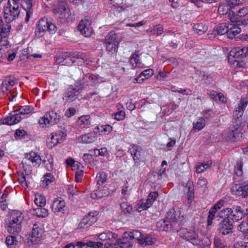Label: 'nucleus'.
I'll use <instances>...</instances> for the list:
<instances>
[{"instance_id":"nucleus-24","label":"nucleus","mask_w":248,"mask_h":248,"mask_svg":"<svg viewBox=\"0 0 248 248\" xmlns=\"http://www.w3.org/2000/svg\"><path fill=\"white\" fill-rule=\"evenodd\" d=\"M16 110L10 113L9 116L6 118L1 119L2 124L8 125H13L19 123L22 119L19 114L16 113Z\"/></svg>"},{"instance_id":"nucleus-44","label":"nucleus","mask_w":248,"mask_h":248,"mask_svg":"<svg viewBox=\"0 0 248 248\" xmlns=\"http://www.w3.org/2000/svg\"><path fill=\"white\" fill-rule=\"evenodd\" d=\"M193 130L196 131H199L202 129L205 125V120L202 118H200L197 122L194 123L193 124Z\"/></svg>"},{"instance_id":"nucleus-60","label":"nucleus","mask_w":248,"mask_h":248,"mask_svg":"<svg viewBox=\"0 0 248 248\" xmlns=\"http://www.w3.org/2000/svg\"><path fill=\"white\" fill-rule=\"evenodd\" d=\"M217 213L211 210H209L208 218H207V225L208 226L211 225L213 223V220L215 218V216Z\"/></svg>"},{"instance_id":"nucleus-36","label":"nucleus","mask_w":248,"mask_h":248,"mask_svg":"<svg viewBox=\"0 0 248 248\" xmlns=\"http://www.w3.org/2000/svg\"><path fill=\"white\" fill-rule=\"evenodd\" d=\"M34 203L38 207H44L46 204L45 197L41 193L35 194Z\"/></svg>"},{"instance_id":"nucleus-2","label":"nucleus","mask_w":248,"mask_h":248,"mask_svg":"<svg viewBox=\"0 0 248 248\" xmlns=\"http://www.w3.org/2000/svg\"><path fill=\"white\" fill-rule=\"evenodd\" d=\"M246 216L245 210L240 206L233 205L231 208L221 210L217 214L219 218H228L234 222H238Z\"/></svg>"},{"instance_id":"nucleus-27","label":"nucleus","mask_w":248,"mask_h":248,"mask_svg":"<svg viewBox=\"0 0 248 248\" xmlns=\"http://www.w3.org/2000/svg\"><path fill=\"white\" fill-rule=\"evenodd\" d=\"M230 55L235 58H244L248 56V47H237L230 52Z\"/></svg>"},{"instance_id":"nucleus-45","label":"nucleus","mask_w":248,"mask_h":248,"mask_svg":"<svg viewBox=\"0 0 248 248\" xmlns=\"http://www.w3.org/2000/svg\"><path fill=\"white\" fill-rule=\"evenodd\" d=\"M237 227L240 232H246L248 231V217H245Z\"/></svg>"},{"instance_id":"nucleus-29","label":"nucleus","mask_w":248,"mask_h":248,"mask_svg":"<svg viewBox=\"0 0 248 248\" xmlns=\"http://www.w3.org/2000/svg\"><path fill=\"white\" fill-rule=\"evenodd\" d=\"M233 228L231 220L228 218H224L220 227V232L223 235L229 234Z\"/></svg>"},{"instance_id":"nucleus-35","label":"nucleus","mask_w":248,"mask_h":248,"mask_svg":"<svg viewBox=\"0 0 248 248\" xmlns=\"http://www.w3.org/2000/svg\"><path fill=\"white\" fill-rule=\"evenodd\" d=\"M95 132H99L100 135H107L110 133L112 130V127L109 124L102 125L100 127H96L94 128Z\"/></svg>"},{"instance_id":"nucleus-7","label":"nucleus","mask_w":248,"mask_h":248,"mask_svg":"<svg viewBox=\"0 0 248 248\" xmlns=\"http://www.w3.org/2000/svg\"><path fill=\"white\" fill-rule=\"evenodd\" d=\"M53 12L59 16L62 22H69L72 19V12L65 3H60L54 8Z\"/></svg>"},{"instance_id":"nucleus-33","label":"nucleus","mask_w":248,"mask_h":248,"mask_svg":"<svg viewBox=\"0 0 248 248\" xmlns=\"http://www.w3.org/2000/svg\"><path fill=\"white\" fill-rule=\"evenodd\" d=\"M78 125L82 128H88L91 124V118L90 115H83L80 117L78 121Z\"/></svg>"},{"instance_id":"nucleus-42","label":"nucleus","mask_w":248,"mask_h":248,"mask_svg":"<svg viewBox=\"0 0 248 248\" xmlns=\"http://www.w3.org/2000/svg\"><path fill=\"white\" fill-rule=\"evenodd\" d=\"M130 62L133 69L140 67V62L139 55L137 53L133 54L131 57Z\"/></svg>"},{"instance_id":"nucleus-34","label":"nucleus","mask_w":248,"mask_h":248,"mask_svg":"<svg viewBox=\"0 0 248 248\" xmlns=\"http://www.w3.org/2000/svg\"><path fill=\"white\" fill-rule=\"evenodd\" d=\"M231 27L229 26L227 35L228 38L232 39L240 33L241 30L235 24L231 25Z\"/></svg>"},{"instance_id":"nucleus-18","label":"nucleus","mask_w":248,"mask_h":248,"mask_svg":"<svg viewBox=\"0 0 248 248\" xmlns=\"http://www.w3.org/2000/svg\"><path fill=\"white\" fill-rule=\"evenodd\" d=\"M44 232V228L40 223H35L32 228V244H37Z\"/></svg>"},{"instance_id":"nucleus-11","label":"nucleus","mask_w":248,"mask_h":248,"mask_svg":"<svg viewBox=\"0 0 248 248\" xmlns=\"http://www.w3.org/2000/svg\"><path fill=\"white\" fill-rule=\"evenodd\" d=\"M66 133L62 130H58L52 133L46 141V145L49 149H52L58 144L63 142L66 137Z\"/></svg>"},{"instance_id":"nucleus-28","label":"nucleus","mask_w":248,"mask_h":248,"mask_svg":"<svg viewBox=\"0 0 248 248\" xmlns=\"http://www.w3.org/2000/svg\"><path fill=\"white\" fill-rule=\"evenodd\" d=\"M96 133L95 131L81 135L78 138L80 143H89L94 141L96 140Z\"/></svg>"},{"instance_id":"nucleus-25","label":"nucleus","mask_w":248,"mask_h":248,"mask_svg":"<svg viewBox=\"0 0 248 248\" xmlns=\"http://www.w3.org/2000/svg\"><path fill=\"white\" fill-rule=\"evenodd\" d=\"M154 73L152 69H147L143 70L140 74L134 79L135 83H141L145 80L150 78Z\"/></svg>"},{"instance_id":"nucleus-1","label":"nucleus","mask_w":248,"mask_h":248,"mask_svg":"<svg viewBox=\"0 0 248 248\" xmlns=\"http://www.w3.org/2000/svg\"><path fill=\"white\" fill-rule=\"evenodd\" d=\"M184 217L181 212L172 209L167 213L166 217L163 220H160L156 223V227L160 231H170L172 229L177 230L179 235L195 245L202 246V238L198 235L195 231H188L186 228H181L178 230V227L184 220Z\"/></svg>"},{"instance_id":"nucleus-21","label":"nucleus","mask_w":248,"mask_h":248,"mask_svg":"<svg viewBox=\"0 0 248 248\" xmlns=\"http://www.w3.org/2000/svg\"><path fill=\"white\" fill-rule=\"evenodd\" d=\"M100 80V77L97 75H85L82 78V79L78 81L79 83H81L83 85H93L99 82Z\"/></svg>"},{"instance_id":"nucleus-55","label":"nucleus","mask_w":248,"mask_h":248,"mask_svg":"<svg viewBox=\"0 0 248 248\" xmlns=\"http://www.w3.org/2000/svg\"><path fill=\"white\" fill-rule=\"evenodd\" d=\"M16 111H18L19 115L29 114L31 112V107L30 106L21 107L18 110H16Z\"/></svg>"},{"instance_id":"nucleus-57","label":"nucleus","mask_w":248,"mask_h":248,"mask_svg":"<svg viewBox=\"0 0 248 248\" xmlns=\"http://www.w3.org/2000/svg\"><path fill=\"white\" fill-rule=\"evenodd\" d=\"M228 18L232 23H237L239 21V17L237 12L235 13L233 11H230L228 13Z\"/></svg>"},{"instance_id":"nucleus-19","label":"nucleus","mask_w":248,"mask_h":248,"mask_svg":"<svg viewBox=\"0 0 248 248\" xmlns=\"http://www.w3.org/2000/svg\"><path fill=\"white\" fill-rule=\"evenodd\" d=\"M248 105V99L246 96H242L240 103L235 108L233 112V117L235 119L241 118L244 113V110Z\"/></svg>"},{"instance_id":"nucleus-43","label":"nucleus","mask_w":248,"mask_h":248,"mask_svg":"<svg viewBox=\"0 0 248 248\" xmlns=\"http://www.w3.org/2000/svg\"><path fill=\"white\" fill-rule=\"evenodd\" d=\"M43 162L47 171H51L53 170L54 161L53 157L51 155H49L46 160H43Z\"/></svg>"},{"instance_id":"nucleus-50","label":"nucleus","mask_w":248,"mask_h":248,"mask_svg":"<svg viewBox=\"0 0 248 248\" xmlns=\"http://www.w3.org/2000/svg\"><path fill=\"white\" fill-rule=\"evenodd\" d=\"M22 168L25 171L24 174L28 176V179H30V175L31 174V169L30 165L27 163V160H23L22 162Z\"/></svg>"},{"instance_id":"nucleus-30","label":"nucleus","mask_w":248,"mask_h":248,"mask_svg":"<svg viewBox=\"0 0 248 248\" xmlns=\"http://www.w3.org/2000/svg\"><path fill=\"white\" fill-rule=\"evenodd\" d=\"M129 150L135 162L139 163L141 157V148L137 145L132 144Z\"/></svg>"},{"instance_id":"nucleus-26","label":"nucleus","mask_w":248,"mask_h":248,"mask_svg":"<svg viewBox=\"0 0 248 248\" xmlns=\"http://www.w3.org/2000/svg\"><path fill=\"white\" fill-rule=\"evenodd\" d=\"M23 218L24 217L21 212L18 210H12L6 216V220L12 222L21 223Z\"/></svg>"},{"instance_id":"nucleus-51","label":"nucleus","mask_w":248,"mask_h":248,"mask_svg":"<svg viewBox=\"0 0 248 248\" xmlns=\"http://www.w3.org/2000/svg\"><path fill=\"white\" fill-rule=\"evenodd\" d=\"M41 158L39 155L36 154L35 153L32 154V165L33 167L38 168L41 163Z\"/></svg>"},{"instance_id":"nucleus-38","label":"nucleus","mask_w":248,"mask_h":248,"mask_svg":"<svg viewBox=\"0 0 248 248\" xmlns=\"http://www.w3.org/2000/svg\"><path fill=\"white\" fill-rule=\"evenodd\" d=\"M38 217L44 218L48 215V211L47 209L43 207H39L33 209V213L32 214Z\"/></svg>"},{"instance_id":"nucleus-48","label":"nucleus","mask_w":248,"mask_h":248,"mask_svg":"<svg viewBox=\"0 0 248 248\" xmlns=\"http://www.w3.org/2000/svg\"><path fill=\"white\" fill-rule=\"evenodd\" d=\"M211 164L209 162L199 163L196 167V171L199 173L203 172L210 167Z\"/></svg>"},{"instance_id":"nucleus-61","label":"nucleus","mask_w":248,"mask_h":248,"mask_svg":"<svg viewBox=\"0 0 248 248\" xmlns=\"http://www.w3.org/2000/svg\"><path fill=\"white\" fill-rule=\"evenodd\" d=\"M26 136L27 133L24 130H16L15 133V137L16 140L25 138Z\"/></svg>"},{"instance_id":"nucleus-3","label":"nucleus","mask_w":248,"mask_h":248,"mask_svg":"<svg viewBox=\"0 0 248 248\" xmlns=\"http://www.w3.org/2000/svg\"><path fill=\"white\" fill-rule=\"evenodd\" d=\"M124 238H129L133 241L137 240V242L141 246H145L152 245L155 244L156 240L155 238L150 235H143L138 230H134L132 232H124Z\"/></svg>"},{"instance_id":"nucleus-4","label":"nucleus","mask_w":248,"mask_h":248,"mask_svg":"<svg viewBox=\"0 0 248 248\" xmlns=\"http://www.w3.org/2000/svg\"><path fill=\"white\" fill-rule=\"evenodd\" d=\"M61 116L54 111L46 112L44 116L39 120L40 125L43 127H49L58 124L61 120Z\"/></svg>"},{"instance_id":"nucleus-63","label":"nucleus","mask_w":248,"mask_h":248,"mask_svg":"<svg viewBox=\"0 0 248 248\" xmlns=\"http://www.w3.org/2000/svg\"><path fill=\"white\" fill-rule=\"evenodd\" d=\"M214 245L215 248H227L220 239L216 237L214 240Z\"/></svg>"},{"instance_id":"nucleus-62","label":"nucleus","mask_w":248,"mask_h":248,"mask_svg":"<svg viewBox=\"0 0 248 248\" xmlns=\"http://www.w3.org/2000/svg\"><path fill=\"white\" fill-rule=\"evenodd\" d=\"M234 248H248V242L239 241L234 244Z\"/></svg>"},{"instance_id":"nucleus-64","label":"nucleus","mask_w":248,"mask_h":248,"mask_svg":"<svg viewBox=\"0 0 248 248\" xmlns=\"http://www.w3.org/2000/svg\"><path fill=\"white\" fill-rule=\"evenodd\" d=\"M236 12L239 18L248 15V6L243 7Z\"/></svg>"},{"instance_id":"nucleus-52","label":"nucleus","mask_w":248,"mask_h":248,"mask_svg":"<svg viewBox=\"0 0 248 248\" xmlns=\"http://www.w3.org/2000/svg\"><path fill=\"white\" fill-rule=\"evenodd\" d=\"M106 195L105 192L102 189H98L94 190L92 194L91 197L93 199H100Z\"/></svg>"},{"instance_id":"nucleus-15","label":"nucleus","mask_w":248,"mask_h":248,"mask_svg":"<svg viewBox=\"0 0 248 248\" xmlns=\"http://www.w3.org/2000/svg\"><path fill=\"white\" fill-rule=\"evenodd\" d=\"M78 30L85 37H90L93 33L90 21L87 19L81 20L78 26Z\"/></svg>"},{"instance_id":"nucleus-23","label":"nucleus","mask_w":248,"mask_h":248,"mask_svg":"<svg viewBox=\"0 0 248 248\" xmlns=\"http://www.w3.org/2000/svg\"><path fill=\"white\" fill-rule=\"evenodd\" d=\"M124 233L122 238L117 239L111 248H130L132 247V240L124 238Z\"/></svg>"},{"instance_id":"nucleus-40","label":"nucleus","mask_w":248,"mask_h":248,"mask_svg":"<svg viewBox=\"0 0 248 248\" xmlns=\"http://www.w3.org/2000/svg\"><path fill=\"white\" fill-rule=\"evenodd\" d=\"M193 28L195 32L199 35L203 34L208 30V27L206 25L201 23L195 24Z\"/></svg>"},{"instance_id":"nucleus-8","label":"nucleus","mask_w":248,"mask_h":248,"mask_svg":"<svg viewBox=\"0 0 248 248\" xmlns=\"http://www.w3.org/2000/svg\"><path fill=\"white\" fill-rule=\"evenodd\" d=\"M8 6L4 7L3 16L8 22H11L18 18L20 10L18 4L8 3Z\"/></svg>"},{"instance_id":"nucleus-39","label":"nucleus","mask_w":248,"mask_h":248,"mask_svg":"<svg viewBox=\"0 0 248 248\" xmlns=\"http://www.w3.org/2000/svg\"><path fill=\"white\" fill-rule=\"evenodd\" d=\"M147 32L151 33L152 35L159 36L164 32L163 27L161 24H158L153 28H150L147 31Z\"/></svg>"},{"instance_id":"nucleus-58","label":"nucleus","mask_w":248,"mask_h":248,"mask_svg":"<svg viewBox=\"0 0 248 248\" xmlns=\"http://www.w3.org/2000/svg\"><path fill=\"white\" fill-rule=\"evenodd\" d=\"M242 166L243 164L242 161L241 160H238L234 169L235 172L238 176H241L243 174Z\"/></svg>"},{"instance_id":"nucleus-31","label":"nucleus","mask_w":248,"mask_h":248,"mask_svg":"<svg viewBox=\"0 0 248 248\" xmlns=\"http://www.w3.org/2000/svg\"><path fill=\"white\" fill-rule=\"evenodd\" d=\"M208 94L211 99L217 103H225L226 102L227 100L226 97L224 94L221 93L211 91L208 93Z\"/></svg>"},{"instance_id":"nucleus-47","label":"nucleus","mask_w":248,"mask_h":248,"mask_svg":"<svg viewBox=\"0 0 248 248\" xmlns=\"http://www.w3.org/2000/svg\"><path fill=\"white\" fill-rule=\"evenodd\" d=\"M2 23L3 21L1 17V21H0V37H6V35L10 32V26L7 25L6 27H3Z\"/></svg>"},{"instance_id":"nucleus-41","label":"nucleus","mask_w":248,"mask_h":248,"mask_svg":"<svg viewBox=\"0 0 248 248\" xmlns=\"http://www.w3.org/2000/svg\"><path fill=\"white\" fill-rule=\"evenodd\" d=\"M55 180L54 176L50 173H47L42 178V186L45 187Z\"/></svg>"},{"instance_id":"nucleus-6","label":"nucleus","mask_w":248,"mask_h":248,"mask_svg":"<svg viewBox=\"0 0 248 248\" xmlns=\"http://www.w3.org/2000/svg\"><path fill=\"white\" fill-rule=\"evenodd\" d=\"M56 26L54 24L45 17L38 22L36 34L38 36H42L46 31L53 33L56 31Z\"/></svg>"},{"instance_id":"nucleus-59","label":"nucleus","mask_w":248,"mask_h":248,"mask_svg":"<svg viewBox=\"0 0 248 248\" xmlns=\"http://www.w3.org/2000/svg\"><path fill=\"white\" fill-rule=\"evenodd\" d=\"M225 203V202L224 200H220L218 201L213 206H212L211 208V209L217 213L218 210L220 209L222 207L224 206Z\"/></svg>"},{"instance_id":"nucleus-16","label":"nucleus","mask_w":248,"mask_h":248,"mask_svg":"<svg viewBox=\"0 0 248 248\" xmlns=\"http://www.w3.org/2000/svg\"><path fill=\"white\" fill-rule=\"evenodd\" d=\"M96 212H90L87 215L84 217L78 224L79 228H86L91 226L96 222L97 218Z\"/></svg>"},{"instance_id":"nucleus-5","label":"nucleus","mask_w":248,"mask_h":248,"mask_svg":"<svg viewBox=\"0 0 248 248\" xmlns=\"http://www.w3.org/2000/svg\"><path fill=\"white\" fill-rule=\"evenodd\" d=\"M104 43L107 51L111 54L117 52L119 45L117 34L113 32H110L105 37Z\"/></svg>"},{"instance_id":"nucleus-20","label":"nucleus","mask_w":248,"mask_h":248,"mask_svg":"<svg viewBox=\"0 0 248 248\" xmlns=\"http://www.w3.org/2000/svg\"><path fill=\"white\" fill-rule=\"evenodd\" d=\"M63 57H64L65 58L63 60V61L62 62L63 63V64H69L70 62H68L69 60H70V61H71V62H74V60H71V57L73 58L81 59L84 62H85L87 59V56L84 53L79 52H75L71 54L65 53L64 54H63ZM59 62H61V61H60Z\"/></svg>"},{"instance_id":"nucleus-54","label":"nucleus","mask_w":248,"mask_h":248,"mask_svg":"<svg viewBox=\"0 0 248 248\" xmlns=\"http://www.w3.org/2000/svg\"><path fill=\"white\" fill-rule=\"evenodd\" d=\"M10 46L9 41L6 37H0V50L8 49Z\"/></svg>"},{"instance_id":"nucleus-14","label":"nucleus","mask_w":248,"mask_h":248,"mask_svg":"<svg viewBox=\"0 0 248 248\" xmlns=\"http://www.w3.org/2000/svg\"><path fill=\"white\" fill-rule=\"evenodd\" d=\"M53 212L56 215L61 216L66 211V205L64 201L61 198L54 199L51 205Z\"/></svg>"},{"instance_id":"nucleus-49","label":"nucleus","mask_w":248,"mask_h":248,"mask_svg":"<svg viewBox=\"0 0 248 248\" xmlns=\"http://www.w3.org/2000/svg\"><path fill=\"white\" fill-rule=\"evenodd\" d=\"M107 179V174L104 172L98 173L96 177L97 184L99 185H103L106 182Z\"/></svg>"},{"instance_id":"nucleus-10","label":"nucleus","mask_w":248,"mask_h":248,"mask_svg":"<svg viewBox=\"0 0 248 248\" xmlns=\"http://www.w3.org/2000/svg\"><path fill=\"white\" fill-rule=\"evenodd\" d=\"M15 84V82L13 80L10 79H5L3 81L0 87V93H5L7 92L8 99L10 101L14 100L17 93L15 89H11Z\"/></svg>"},{"instance_id":"nucleus-13","label":"nucleus","mask_w":248,"mask_h":248,"mask_svg":"<svg viewBox=\"0 0 248 248\" xmlns=\"http://www.w3.org/2000/svg\"><path fill=\"white\" fill-rule=\"evenodd\" d=\"M157 192H151L147 200H141L138 204H137V210L140 212L142 210H146L153 204L154 202L158 196Z\"/></svg>"},{"instance_id":"nucleus-46","label":"nucleus","mask_w":248,"mask_h":248,"mask_svg":"<svg viewBox=\"0 0 248 248\" xmlns=\"http://www.w3.org/2000/svg\"><path fill=\"white\" fill-rule=\"evenodd\" d=\"M215 28L217 31V34L223 35L225 33L227 34L229 25L227 23L220 24Z\"/></svg>"},{"instance_id":"nucleus-56","label":"nucleus","mask_w":248,"mask_h":248,"mask_svg":"<svg viewBox=\"0 0 248 248\" xmlns=\"http://www.w3.org/2000/svg\"><path fill=\"white\" fill-rule=\"evenodd\" d=\"M125 112L123 110H120L112 114V117L117 121H122L125 118Z\"/></svg>"},{"instance_id":"nucleus-17","label":"nucleus","mask_w":248,"mask_h":248,"mask_svg":"<svg viewBox=\"0 0 248 248\" xmlns=\"http://www.w3.org/2000/svg\"><path fill=\"white\" fill-rule=\"evenodd\" d=\"M194 185L191 181H188L185 187V194L184 200L186 204L190 206L194 199Z\"/></svg>"},{"instance_id":"nucleus-22","label":"nucleus","mask_w":248,"mask_h":248,"mask_svg":"<svg viewBox=\"0 0 248 248\" xmlns=\"http://www.w3.org/2000/svg\"><path fill=\"white\" fill-rule=\"evenodd\" d=\"M5 227L7 231L11 234L18 233L21 231V223L12 222L5 219Z\"/></svg>"},{"instance_id":"nucleus-32","label":"nucleus","mask_w":248,"mask_h":248,"mask_svg":"<svg viewBox=\"0 0 248 248\" xmlns=\"http://www.w3.org/2000/svg\"><path fill=\"white\" fill-rule=\"evenodd\" d=\"M21 5L22 8L26 11V22H29L31 17V0H21Z\"/></svg>"},{"instance_id":"nucleus-9","label":"nucleus","mask_w":248,"mask_h":248,"mask_svg":"<svg viewBox=\"0 0 248 248\" xmlns=\"http://www.w3.org/2000/svg\"><path fill=\"white\" fill-rule=\"evenodd\" d=\"M243 128L240 125L234 127L231 130L223 131L221 137L224 140L231 142H234L239 140L242 136Z\"/></svg>"},{"instance_id":"nucleus-12","label":"nucleus","mask_w":248,"mask_h":248,"mask_svg":"<svg viewBox=\"0 0 248 248\" xmlns=\"http://www.w3.org/2000/svg\"><path fill=\"white\" fill-rule=\"evenodd\" d=\"M83 88V85L79 83L78 81L76 83V87L71 86L68 88L64 93L63 99L66 102H71L75 101L78 96L79 90Z\"/></svg>"},{"instance_id":"nucleus-37","label":"nucleus","mask_w":248,"mask_h":248,"mask_svg":"<svg viewBox=\"0 0 248 248\" xmlns=\"http://www.w3.org/2000/svg\"><path fill=\"white\" fill-rule=\"evenodd\" d=\"M103 244L100 242H93V241H88L86 243L82 242L81 241L78 242V246H87L90 248H100L102 247Z\"/></svg>"},{"instance_id":"nucleus-53","label":"nucleus","mask_w":248,"mask_h":248,"mask_svg":"<svg viewBox=\"0 0 248 248\" xmlns=\"http://www.w3.org/2000/svg\"><path fill=\"white\" fill-rule=\"evenodd\" d=\"M121 207L125 214H130L132 211V207L126 202H122Z\"/></svg>"}]
</instances>
